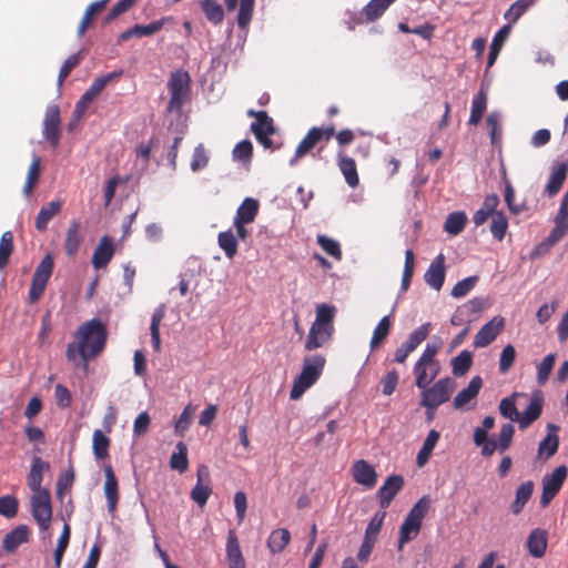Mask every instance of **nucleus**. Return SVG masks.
<instances>
[{
    "instance_id": "1",
    "label": "nucleus",
    "mask_w": 568,
    "mask_h": 568,
    "mask_svg": "<svg viewBox=\"0 0 568 568\" xmlns=\"http://www.w3.org/2000/svg\"><path fill=\"white\" fill-rule=\"evenodd\" d=\"M75 341L67 346V358L75 362L80 357L83 362L99 356L105 347L108 329L98 318L81 324L75 333Z\"/></svg>"
},
{
    "instance_id": "2",
    "label": "nucleus",
    "mask_w": 568,
    "mask_h": 568,
    "mask_svg": "<svg viewBox=\"0 0 568 568\" xmlns=\"http://www.w3.org/2000/svg\"><path fill=\"white\" fill-rule=\"evenodd\" d=\"M334 135L335 126L333 124L327 126H313L297 145L295 155L291 160V164L293 165L297 159L306 155L317 143L323 140L329 141ZM354 139L355 135L349 129H344L336 134V140L341 145H348L354 141Z\"/></svg>"
},
{
    "instance_id": "3",
    "label": "nucleus",
    "mask_w": 568,
    "mask_h": 568,
    "mask_svg": "<svg viewBox=\"0 0 568 568\" xmlns=\"http://www.w3.org/2000/svg\"><path fill=\"white\" fill-rule=\"evenodd\" d=\"M430 508V498L423 496L417 503L410 508L407 516L405 517L398 536L397 549L400 551L403 547L415 539L420 532L423 520L427 516Z\"/></svg>"
},
{
    "instance_id": "4",
    "label": "nucleus",
    "mask_w": 568,
    "mask_h": 568,
    "mask_svg": "<svg viewBox=\"0 0 568 568\" xmlns=\"http://www.w3.org/2000/svg\"><path fill=\"white\" fill-rule=\"evenodd\" d=\"M326 359L321 354L306 356L300 375L293 383L290 397L298 399L304 392L313 386L323 373Z\"/></svg>"
},
{
    "instance_id": "5",
    "label": "nucleus",
    "mask_w": 568,
    "mask_h": 568,
    "mask_svg": "<svg viewBox=\"0 0 568 568\" xmlns=\"http://www.w3.org/2000/svg\"><path fill=\"white\" fill-rule=\"evenodd\" d=\"M455 386L456 384L450 377H445L438 379L432 386L419 388L422 390L420 405L425 408L436 409L449 400Z\"/></svg>"
},
{
    "instance_id": "6",
    "label": "nucleus",
    "mask_w": 568,
    "mask_h": 568,
    "mask_svg": "<svg viewBox=\"0 0 568 568\" xmlns=\"http://www.w3.org/2000/svg\"><path fill=\"white\" fill-rule=\"evenodd\" d=\"M168 88L171 95L168 103V111L180 112L190 90L189 73L182 70L172 72L168 82Z\"/></svg>"
},
{
    "instance_id": "7",
    "label": "nucleus",
    "mask_w": 568,
    "mask_h": 568,
    "mask_svg": "<svg viewBox=\"0 0 568 568\" xmlns=\"http://www.w3.org/2000/svg\"><path fill=\"white\" fill-rule=\"evenodd\" d=\"M122 75V71H113L102 74L93 80L90 87L82 94L74 108V115L80 118L89 108L90 103L104 90L112 81L118 80Z\"/></svg>"
},
{
    "instance_id": "8",
    "label": "nucleus",
    "mask_w": 568,
    "mask_h": 568,
    "mask_svg": "<svg viewBox=\"0 0 568 568\" xmlns=\"http://www.w3.org/2000/svg\"><path fill=\"white\" fill-rule=\"evenodd\" d=\"M53 266V258L50 254H47L37 266L29 291V300L31 303L37 302L43 294L49 278L52 275Z\"/></svg>"
},
{
    "instance_id": "9",
    "label": "nucleus",
    "mask_w": 568,
    "mask_h": 568,
    "mask_svg": "<svg viewBox=\"0 0 568 568\" xmlns=\"http://www.w3.org/2000/svg\"><path fill=\"white\" fill-rule=\"evenodd\" d=\"M31 513L41 530L49 529L52 520V507L49 490L32 494Z\"/></svg>"
},
{
    "instance_id": "10",
    "label": "nucleus",
    "mask_w": 568,
    "mask_h": 568,
    "mask_svg": "<svg viewBox=\"0 0 568 568\" xmlns=\"http://www.w3.org/2000/svg\"><path fill=\"white\" fill-rule=\"evenodd\" d=\"M568 469L566 466H558L551 474H547L542 478V493L540 497V506L546 508L559 493L567 477Z\"/></svg>"
},
{
    "instance_id": "11",
    "label": "nucleus",
    "mask_w": 568,
    "mask_h": 568,
    "mask_svg": "<svg viewBox=\"0 0 568 568\" xmlns=\"http://www.w3.org/2000/svg\"><path fill=\"white\" fill-rule=\"evenodd\" d=\"M61 118L58 105H49L43 120V136L51 146L57 148L61 139Z\"/></svg>"
},
{
    "instance_id": "12",
    "label": "nucleus",
    "mask_w": 568,
    "mask_h": 568,
    "mask_svg": "<svg viewBox=\"0 0 568 568\" xmlns=\"http://www.w3.org/2000/svg\"><path fill=\"white\" fill-rule=\"evenodd\" d=\"M212 494L211 476L206 465H200L196 471V484L191 490V499L203 507Z\"/></svg>"
},
{
    "instance_id": "13",
    "label": "nucleus",
    "mask_w": 568,
    "mask_h": 568,
    "mask_svg": "<svg viewBox=\"0 0 568 568\" xmlns=\"http://www.w3.org/2000/svg\"><path fill=\"white\" fill-rule=\"evenodd\" d=\"M172 17H162L159 20H154L149 24H134L128 30L123 31L118 39V42H124L133 37L142 38V37H151L162 30V28L170 21H172Z\"/></svg>"
},
{
    "instance_id": "14",
    "label": "nucleus",
    "mask_w": 568,
    "mask_h": 568,
    "mask_svg": "<svg viewBox=\"0 0 568 568\" xmlns=\"http://www.w3.org/2000/svg\"><path fill=\"white\" fill-rule=\"evenodd\" d=\"M505 326V318L501 316L493 317L475 335L474 346L483 348L491 344Z\"/></svg>"
},
{
    "instance_id": "15",
    "label": "nucleus",
    "mask_w": 568,
    "mask_h": 568,
    "mask_svg": "<svg viewBox=\"0 0 568 568\" xmlns=\"http://www.w3.org/2000/svg\"><path fill=\"white\" fill-rule=\"evenodd\" d=\"M442 369L439 362L417 361L414 365L415 385L417 388H426L439 375Z\"/></svg>"
},
{
    "instance_id": "16",
    "label": "nucleus",
    "mask_w": 568,
    "mask_h": 568,
    "mask_svg": "<svg viewBox=\"0 0 568 568\" xmlns=\"http://www.w3.org/2000/svg\"><path fill=\"white\" fill-rule=\"evenodd\" d=\"M403 486L404 478L400 475H390L386 478L385 483L376 493V497L382 509L389 507L390 503L402 490Z\"/></svg>"
},
{
    "instance_id": "17",
    "label": "nucleus",
    "mask_w": 568,
    "mask_h": 568,
    "mask_svg": "<svg viewBox=\"0 0 568 568\" xmlns=\"http://www.w3.org/2000/svg\"><path fill=\"white\" fill-rule=\"evenodd\" d=\"M104 485L103 490L106 498V506L110 514H113L118 508V503L120 499L119 494V484L113 471V468L110 464L104 465Z\"/></svg>"
},
{
    "instance_id": "18",
    "label": "nucleus",
    "mask_w": 568,
    "mask_h": 568,
    "mask_svg": "<svg viewBox=\"0 0 568 568\" xmlns=\"http://www.w3.org/2000/svg\"><path fill=\"white\" fill-rule=\"evenodd\" d=\"M445 256L440 253L429 264L424 274V280L428 286L438 292L445 282Z\"/></svg>"
},
{
    "instance_id": "19",
    "label": "nucleus",
    "mask_w": 568,
    "mask_h": 568,
    "mask_svg": "<svg viewBox=\"0 0 568 568\" xmlns=\"http://www.w3.org/2000/svg\"><path fill=\"white\" fill-rule=\"evenodd\" d=\"M548 434L547 436L539 443L537 457L542 460H548L552 457L559 447V426L555 424L547 425Z\"/></svg>"
},
{
    "instance_id": "20",
    "label": "nucleus",
    "mask_w": 568,
    "mask_h": 568,
    "mask_svg": "<svg viewBox=\"0 0 568 568\" xmlns=\"http://www.w3.org/2000/svg\"><path fill=\"white\" fill-rule=\"evenodd\" d=\"M354 480L366 488H373L377 481V473L366 460L359 459L353 465Z\"/></svg>"
},
{
    "instance_id": "21",
    "label": "nucleus",
    "mask_w": 568,
    "mask_h": 568,
    "mask_svg": "<svg viewBox=\"0 0 568 568\" xmlns=\"http://www.w3.org/2000/svg\"><path fill=\"white\" fill-rule=\"evenodd\" d=\"M114 255V246L112 240L104 235L93 251L92 265L94 268H104Z\"/></svg>"
},
{
    "instance_id": "22",
    "label": "nucleus",
    "mask_w": 568,
    "mask_h": 568,
    "mask_svg": "<svg viewBox=\"0 0 568 568\" xmlns=\"http://www.w3.org/2000/svg\"><path fill=\"white\" fill-rule=\"evenodd\" d=\"M555 226L549 233L546 242L554 245L559 242L568 232V205L560 203L559 210L554 219Z\"/></svg>"
},
{
    "instance_id": "23",
    "label": "nucleus",
    "mask_w": 568,
    "mask_h": 568,
    "mask_svg": "<svg viewBox=\"0 0 568 568\" xmlns=\"http://www.w3.org/2000/svg\"><path fill=\"white\" fill-rule=\"evenodd\" d=\"M396 0H371L359 12V23H371L381 18Z\"/></svg>"
},
{
    "instance_id": "24",
    "label": "nucleus",
    "mask_w": 568,
    "mask_h": 568,
    "mask_svg": "<svg viewBox=\"0 0 568 568\" xmlns=\"http://www.w3.org/2000/svg\"><path fill=\"white\" fill-rule=\"evenodd\" d=\"M568 173V164L567 163H557L551 168V173L549 175V180L545 186V193L548 196H555L559 193L562 187V184L567 178Z\"/></svg>"
},
{
    "instance_id": "25",
    "label": "nucleus",
    "mask_w": 568,
    "mask_h": 568,
    "mask_svg": "<svg viewBox=\"0 0 568 568\" xmlns=\"http://www.w3.org/2000/svg\"><path fill=\"white\" fill-rule=\"evenodd\" d=\"M227 11H234L237 7L239 0H223ZM255 0H240V9L237 14V26L245 29L253 16Z\"/></svg>"
},
{
    "instance_id": "26",
    "label": "nucleus",
    "mask_w": 568,
    "mask_h": 568,
    "mask_svg": "<svg viewBox=\"0 0 568 568\" xmlns=\"http://www.w3.org/2000/svg\"><path fill=\"white\" fill-rule=\"evenodd\" d=\"M333 332V329H328L327 327L312 324L306 337L305 349L314 351L324 346L332 338Z\"/></svg>"
},
{
    "instance_id": "27",
    "label": "nucleus",
    "mask_w": 568,
    "mask_h": 568,
    "mask_svg": "<svg viewBox=\"0 0 568 568\" xmlns=\"http://www.w3.org/2000/svg\"><path fill=\"white\" fill-rule=\"evenodd\" d=\"M62 209V201H51L40 209L36 216L34 226L39 232H44L48 229L49 222L59 214Z\"/></svg>"
},
{
    "instance_id": "28",
    "label": "nucleus",
    "mask_w": 568,
    "mask_h": 568,
    "mask_svg": "<svg viewBox=\"0 0 568 568\" xmlns=\"http://www.w3.org/2000/svg\"><path fill=\"white\" fill-rule=\"evenodd\" d=\"M226 558L229 568L244 567L245 560L234 530H229L226 539Z\"/></svg>"
},
{
    "instance_id": "29",
    "label": "nucleus",
    "mask_w": 568,
    "mask_h": 568,
    "mask_svg": "<svg viewBox=\"0 0 568 568\" xmlns=\"http://www.w3.org/2000/svg\"><path fill=\"white\" fill-rule=\"evenodd\" d=\"M483 386V379L480 376H475L470 379L468 386L462 389L454 398L453 405L455 409L463 408L470 400L476 398Z\"/></svg>"
},
{
    "instance_id": "30",
    "label": "nucleus",
    "mask_w": 568,
    "mask_h": 568,
    "mask_svg": "<svg viewBox=\"0 0 568 568\" xmlns=\"http://www.w3.org/2000/svg\"><path fill=\"white\" fill-rule=\"evenodd\" d=\"M246 114L255 118V122L251 124V131L253 134H273L275 132L273 119L268 116L266 111H254L251 109L247 110Z\"/></svg>"
},
{
    "instance_id": "31",
    "label": "nucleus",
    "mask_w": 568,
    "mask_h": 568,
    "mask_svg": "<svg viewBox=\"0 0 568 568\" xmlns=\"http://www.w3.org/2000/svg\"><path fill=\"white\" fill-rule=\"evenodd\" d=\"M338 168L345 178L346 183L351 187H356L359 184V178L357 173L356 162L353 158L338 153Z\"/></svg>"
},
{
    "instance_id": "32",
    "label": "nucleus",
    "mask_w": 568,
    "mask_h": 568,
    "mask_svg": "<svg viewBox=\"0 0 568 568\" xmlns=\"http://www.w3.org/2000/svg\"><path fill=\"white\" fill-rule=\"evenodd\" d=\"M542 412V399L541 397H532L530 404L527 406L523 414L519 413V419L517 423L521 430L528 428L535 420H537Z\"/></svg>"
},
{
    "instance_id": "33",
    "label": "nucleus",
    "mask_w": 568,
    "mask_h": 568,
    "mask_svg": "<svg viewBox=\"0 0 568 568\" xmlns=\"http://www.w3.org/2000/svg\"><path fill=\"white\" fill-rule=\"evenodd\" d=\"M535 484L532 480H527L520 484L515 493V499L510 505V510L514 515H519L532 496Z\"/></svg>"
},
{
    "instance_id": "34",
    "label": "nucleus",
    "mask_w": 568,
    "mask_h": 568,
    "mask_svg": "<svg viewBox=\"0 0 568 568\" xmlns=\"http://www.w3.org/2000/svg\"><path fill=\"white\" fill-rule=\"evenodd\" d=\"M29 539V528L26 525H20L8 532L2 542V547L8 552L14 551L20 545L27 542Z\"/></svg>"
},
{
    "instance_id": "35",
    "label": "nucleus",
    "mask_w": 568,
    "mask_h": 568,
    "mask_svg": "<svg viewBox=\"0 0 568 568\" xmlns=\"http://www.w3.org/2000/svg\"><path fill=\"white\" fill-rule=\"evenodd\" d=\"M81 222L73 220L67 231L64 240V251L70 257L74 256L79 251L82 242V235L80 234Z\"/></svg>"
},
{
    "instance_id": "36",
    "label": "nucleus",
    "mask_w": 568,
    "mask_h": 568,
    "mask_svg": "<svg viewBox=\"0 0 568 568\" xmlns=\"http://www.w3.org/2000/svg\"><path fill=\"white\" fill-rule=\"evenodd\" d=\"M49 468V464L42 462L40 457H33L32 465L28 475V486L34 493L43 491L41 483L43 479V470Z\"/></svg>"
},
{
    "instance_id": "37",
    "label": "nucleus",
    "mask_w": 568,
    "mask_h": 568,
    "mask_svg": "<svg viewBox=\"0 0 568 568\" xmlns=\"http://www.w3.org/2000/svg\"><path fill=\"white\" fill-rule=\"evenodd\" d=\"M527 548L529 554L535 558H541L547 548V535L545 530H532L527 539Z\"/></svg>"
},
{
    "instance_id": "38",
    "label": "nucleus",
    "mask_w": 568,
    "mask_h": 568,
    "mask_svg": "<svg viewBox=\"0 0 568 568\" xmlns=\"http://www.w3.org/2000/svg\"><path fill=\"white\" fill-rule=\"evenodd\" d=\"M258 201L253 197H246L236 210L234 221L243 223H253L258 213Z\"/></svg>"
},
{
    "instance_id": "39",
    "label": "nucleus",
    "mask_w": 568,
    "mask_h": 568,
    "mask_svg": "<svg viewBox=\"0 0 568 568\" xmlns=\"http://www.w3.org/2000/svg\"><path fill=\"white\" fill-rule=\"evenodd\" d=\"M510 32H511L510 24L503 26L496 32V34L494 36V39L491 41V44H490L488 60H487V67H491L495 63L505 41L509 37Z\"/></svg>"
},
{
    "instance_id": "40",
    "label": "nucleus",
    "mask_w": 568,
    "mask_h": 568,
    "mask_svg": "<svg viewBox=\"0 0 568 568\" xmlns=\"http://www.w3.org/2000/svg\"><path fill=\"white\" fill-rule=\"evenodd\" d=\"M291 540V532L286 528L273 530L267 538V547L272 554L282 552Z\"/></svg>"
},
{
    "instance_id": "41",
    "label": "nucleus",
    "mask_w": 568,
    "mask_h": 568,
    "mask_svg": "<svg viewBox=\"0 0 568 568\" xmlns=\"http://www.w3.org/2000/svg\"><path fill=\"white\" fill-rule=\"evenodd\" d=\"M165 316V305L161 304L152 314L150 333L153 348L156 353L161 351L160 326Z\"/></svg>"
},
{
    "instance_id": "42",
    "label": "nucleus",
    "mask_w": 568,
    "mask_h": 568,
    "mask_svg": "<svg viewBox=\"0 0 568 568\" xmlns=\"http://www.w3.org/2000/svg\"><path fill=\"white\" fill-rule=\"evenodd\" d=\"M486 109L487 93L485 90L480 89L473 99L468 123L470 125H477L480 122Z\"/></svg>"
},
{
    "instance_id": "43",
    "label": "nucleus",
    "mask_w": 568,
    "mask_h": 568,
    "mask_svg": "<svg viewBox=\"0 0 568 568\" xmlns=\"http://www.w3.org/2000/svg\"><path fill=\"white\" fill-rule=\"evenodd\" d=\"M392 328L390 315H386L381 318L376 327L373 331V335L369 342L371 349L374 351L384 343Z\"/></svg>"
},
{
    "instance_id": "44",
    "label": "nucleus",
    "mask_w": 568,
    "mask_h": 568,
    "mask_svg": "<svg viewBox=\"0 0 568 568\" xmlns=\"http://www.w3.org/2000/svg\"><path fill=\"white\" fill-rule=\"evenodd\" d=\"M106 2L108 0H98L88 6L82 17V20L78 27V37L81 38L85 33L94 17L99 14L101 11H103Z\"/></svg>"
},
{
    "instance_id": "45",
    "label": "nucleus",
    "mask_w": 568,
    "mask_h": 568,
    "mask_svg": "<svg viewBox=\"0 0 568 568\" xmlns=\"http://www.w3.org/2000/svg\"><path fill=\"white\" fill-rule=\"evenodd\" d=\"M111 440L101 429H95L92 436V449L97 460H103L109 457V447Z\"/></svg>"
},
{
    "instance_id": "46",
    "label": "nucleus",
    "mask_w": 568,
    "mask_h": 568,
    "mask_svg": "<svg viewBox=\"0 0 568 568\" xmlns=\"http://www.w3.org/2000/svg\"><path fill=\"white\" fill-rule=\"evenodd\" d=\"M40 174H41V159L37 154H34L32 156V162L29 166L27 180H26V183L23 186V194L26 196H29L32 193L33 189L38 184Z\"/></svg>"
},
{
    "instance_id": "47",
    "label": "nucleus",
    "mask_w": 568,
    "mask_h": 568,
    "mask_svg": "<svg viewBox=\"0 0 568 568\" xmlns=\"http://www.w3.org/2000/svg\"><path fill=\"white\" fill-rule=\"evenodd\" d=\"M201 9L205 18L213 24L222 23L224 19V11L222 6L216 0H201Z\"/></svg>"
},
{
    "instance_id": "48",
    "label": "nucleus",
    "mask_w": 568,
    "mask_h": 568,
    "mask_svg": "<svg viewBox=\"0 0 568 568\" xmlns=\"http://www.w3.org/2000/svg\"><path fill=\"white\" fill-rule=\"evenodd\" d=\"M217 244L227 258L237 254V239L232 230L221 232L217 235Z\"/></svg>"
},
{
    "instance_id": "49",
    "label": "nucleus",
    "mask_w": 568,
    "mask_h": 568,
    "mask_svg": "<svg viewBox=\"0 0 568 568\" xmlns=\"http://www.w3.org/2000/svg\"><path fill=\"white\" fill-rule=\"evenodd\" d=\"M467 216L464 212L450 213L444 224V230L452 235L459 234L466 225Z\"/></svg>"
},
{
    "instance_id": "50",
    "label": "nucleus",
    "mask_w": 568,
    "mask_h": 568,
    "mask_svg": "<svg viewBox=\"0 0 568 568\" xmlns=\"http://www.w3.org/2000/svg\"><path fill=\"white\" fill-rule=\"evenodd\" d=\"M176 453H173L170 458V466L180 473H184L187 469V448L184 443L179 442L176 444Z\"/></svg>"
},
{
    "instance_id": "51",
    "label": "nucleus",
    "mask_w": 568,
    "mask_h": 568,
    "mask_svg": "<svg viewBox=\"0 0 568 568\" xmlns=\"http://www.w3.org/2000/svg\"><path fill=\"white\" fill-rule=\"evenodd\" d=\"M473 364V355L468 351L460 352L452 359L453 373L455 376L465 375Z\"/></svg>"
},
{
    "instance_id": "52",
    "label": "nucleus",
    "mask_w": 568,
    "mask_h": 568,
    "mask_svg": "<svg viewBox=\"0 0 568 568\" xmlns=\"http://www.w3.org/2000/svg\"><path fill=\"white\" fill-rule=\"evenodd\" d=\"M335 307L327 304H321L316 308V318L313 324L327 327L334 331L333 320Z\"/></svg>"
},
{
    "instance_id": "53",
    "label": "nucleus",
    "mask_w": 568,
    "mask_h": 568,
    "mask_svg": "<svg viewBox=\"0 0 568 568\" xmlns=\"http://www.w3.org/2000/svg\"><path fill=\"white\" fill-rule=\"evenodd\" d=\"M84 57V50H80L73 54H71L62 64L60 68L59 74H58V84L62 85L63 81L68 78V75L71 73V71L77 68L81 60Z\"/></svg>"
},
{
    "instance_id": "54",
    "label": "nucleus",
    "mask_w": 568,
    "mask_h": 568,
    "mask_svg": "<svg viewBox=\"0 0 568 568\" xmlns=\"http://www.w3.org/2000/svg\"><path fill=\"white\" fill-rule=\"evenodd\" d=\"M534 0H517L505 12L504 18L508 24L515 23L532 6Z\"/></svg>"
},
{
    "instance_id": "55",
    "label": "nucleus",
    "mask_w": 568,
    "mask_h": 568,
    "mask_svg": "<svg viewBox=\"0 0 568 568\" xmlns=\"http://www.w3.org/2000/svg\"><path fill=\"white\" fill-rule=\"evenodd\" d=\"M488 306V301L485 297H474L458 308L463 316L473 317L481 313Z\"/></svg>"
},
{
    "instance_id": "56",
    "label": "nucleus",
    "mask_w": 568,
    "mask_h": 568,
    "mask_svg": "<svg viewBox=\"0 0 568 568\" xmlns=\"http://www.w3.org/2000/svg\"><path fill=\"white\" fill-rule=\"evenodd\" d=\"M13 252V234L11 231L2 233L0 239V270H2L9 262Z\"/></svg>"
},
{
    "instance_id": "57",
    "label": "nucleus",
    "mask_w": 568,
    "mask_h": 568,
    "mask_svg": "<svg viewBox=\"0 0 568 568\" xmlns=\"http://www.w3.org/2000/svg\"><path fill=\"white\" fill-rule=\"evenodd\" d=\"M316 242L325 251V253L332 256L333 258L337 261L342 258L343 253L341 250V245L337 241L326 235L320 234L316 237Z\"/></svg>"
},
{
    "instance_id": "58",
    "label": "nucleus",
    "mask_w": 568,
    "mask_h": 568,
    "mask_svg": "<svg viewBox=\"0 0 568 568\" xmlns=\"http://www.w3.org/2000/svg\"><path fill=\"white\" fill-rule=\"evenodd\" d=\"M233 160L243 164H250L253 155V145L250 140L239 142L232 152Z\"/></svg>"
},
{
    "instance_id": "59",
    "label": "nucleus",
    "mask_w": 568,
    "mask_h": 568,
    "mask_svg": "<svg viewBox=\"0 0 568 568\" xmlns=\"http://www.w3.org/2000/svg\"><path fill=\"white\" fill-rule=\"evenodd\" d=\"M516 396L517 394L515 393L511 396L503 398L499 403V413L510 422H517V419H519V412L515 403Z\"/></svg>"
},
{
    "instance_id": "60",
    "label": "nucleus",
    "mask_w": 568,
    "mask_h": 568,
    "mask_svg": "<svg viewBox=\"0 0 568 568\" xmlns=\"http://www.w3.org/2000/svg\"><path fill=\"white\" fill-rule=\"evenodd\" d=\"M415 268V254L413 250L405 252V263L402 276V291L406 292L410 285Z\"/></svg>"
},
{
    "instance_id": "61",
    "label": "nucleus",
    "mask_w": 568,
    "mask_h": 568,
    "mask_svg": "<svg viewBox=\"0 0 568 568\" xmlns=\"http://www.w3.org/2000/svg\"><path fill=\"white\" fill-rule=\"evenodd\" d=\"M430 323H425L414 329L406 342H404L413 352L428 337Z\"/></svg>"
},
{
    "instance_id": "62",
    "label": "nucleus",
    "mask_w": 568,
    "mask_h": 568,
    "mask_svg": "<svg viewBox=\"0 0 568 568\" xmlns=\"http://www.w3.org/2000/svg\"><path fill=\"white\" fill-rule=\"evenodd\" d=\"M486 125L489 130L491 144L496 145L501 138L500 114L493 111L486 118Z\"/></svg>"
},
{
    "instance_id": "63",
    "label": "nucleus",
    "mask_w": 568,
    "mask_h": 568,
    "mask_svg": "<svg viewBox=\"0 0 568 568\" xmlns=\"http://www.w3.org/2000/svg\"><path fill=\"white\" fill-rule=\"evenodd\" d=\"M508 229V221L503 212H497L491 217L490 232L493 236L501 241Z\"/></svg>"
},
{
    "instance_id": "64",
    "label": "nucleus",
    "mask_w": 568,
    "mask_h": 568,
    "mask_svg": "<svg viewBox=\"0 0 568 568\" xmlns=\"http://www.w3.org/2000/svg\"><path fill=\"white\" fill-rule=\"evenodd\" d=\"M386 517L385 509L377 511L369 520L364 538L376 541L377 535L379 534L384 519Z\"/></svg>"
}]
</instances>
